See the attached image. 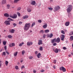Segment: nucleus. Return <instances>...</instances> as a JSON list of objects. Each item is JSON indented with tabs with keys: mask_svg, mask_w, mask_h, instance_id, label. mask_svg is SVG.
<instances>
[{
	"mask_svg": "<svg viewBox=\"0 0 73 73\" xmlns=\"http://www.w3.org/2000/svg\"><path fill=\"white\" fill-rule=\"evenodd\" d=\"M61 33H62V34H63L64 35H65V31L63 30H62L61 31Z\"/></svg>",
	"mask_w": 73,
	"mask_h": 73,
	"instance_id": "2f4dec72",
	"label": "nucleus"
},
{
	"mask_svg": "<svg viewBox=\"0 0 73 73\" xmlns=\"http://www.w3.org/2000/svg\"><path fill=\"white\" fill-rule=\"evenodd\" d=\"M44 32L45 33H47L49 32V30L48 29L44 31Z\"/></svg>",
	"mask_w": 73,
	"mask_h": 73,
	"instance_id": "5701e85b",
	"label": "nucleus"
},
{
	"mask_svg": "<svg viewBox=\"0 0 73 73\" xmlns=\"http://www.w3.org/2000/svg\"><path fill=\"white\" fill-rule=\"evenodd\" d=\"M22 23H23V22H22L20 21L19 23V24L21 25V24H22Z\"/></svg>",
	"mask_w": 73,
	"mask_h": 73,
	"instance_id": "864d4df0",
	"label": "nucleus"
},
{
	"mask_svg": "<svg viewBox=\"0 0 73 73\" xmlns=\"http://www.w3.org/2000/svg\"><path fill=\"white\" fill-rule=\"evenodd\" d=\"M33 57L32 56H30L29 57V59L30 60H32V59H33Z\"/></svg>",
	"mask_w": 73,
	"mask_h": 73,
	"instance_id": "f704fd0d",
	"label": "nucleus"
},
{
	"mask_svg": "<svg viewBox=\"0 0 73 73\" xmlns=\"http://www.w3.org/2000/svg\"><path fill=\"white\" fill-rule=\"evenodd\" d=\"M64 31L65 32H68V31L66 30H64Z\"/></svg>",
	"mask_w": 73,
	"mask_h": 73,
	"instance_id": "e2e57ef3",
	"label": "nucleus"
},
{
	"mask_svg": "<svg viewBox=\"0 0 73 73\" xmlns=\"http://www.w3.org/2000/svg\"><path fill=\"white\" fill-rule=\"evenodd\" d=\"M55 42H56V38H54L51 40V42L52 44H53Z\"/></svg>",
	"mask_w": 73,
	"mask_h": 73,
	"instance_id": "6ab92c4d",
	"label": "nucleus"
},
{
	"mask_svg": "<svg viewBox=\"0 0 73 73\" xmlns=\"http://www.w3.org/2000/svg\"><path fill=\"white\" fill-rule=\"evenodd\" d=\"M38 44V45H42V41L41 40H39Z\"/></svg>",
	"mask_w": 73,
	"mask_h": 73,
	"instance_id": "6e6552de",
	"label": "nucleus"
},
{
	"mask_svg": "<svg viewBox=\"0 0 73 73\" xmlns=\"http://www.w3.org/2000/svg\"><path fill=\"white\" fill-rule=\"evenodd\" d=\"M15 44L14 43H13L11 44H10L9 45V46L10 47H12V46H15Z\"/></svg>",
	"mask_w": 73,
	"mask_h": 73,
	"instance_id": "9b49d317",
	"label": "nucleus"
},
{
	"mask_svg": "<svg viewBox=\"0 0 73 73\" xmlns=\"http://www.w3.org/2000/svg\"><path fill=\"white\" fill-rule=\"evenodd\" d=\"M31 4L33 5H35L36 4V2L35 1H32L31 3Z\"/></svg>",
	"mask_w": 73,
	"mask_h": 73,
	"instance_id": "4468645a",
	"label": "nucleus"
},
{
	"mask_svg": "<svg viewBox=\"0 0 73 73\" xmlns=\"http://www.w3.org/2000/svg\"><path fill=\"white\" fill-rule=\"evenodd\" d=\"M9 32L11 33H15V30L13 29H11L9 30Z\"/></svg>",
	"mask_w": 73,
	"mask_h": 73,
	"instance_id": "9d476101",
	"label": "nucleus"
},
{
	"mask_svg": "<svg viewBox=\"0 0 73 73\" xmlns=\"http://www.w3.org/2000/svg\"><path fill=\"white\" fill-rule=\"evenodd\" d=\"M60 38L62 41H64V39L65 38V35H62L60 36Z\"/></svg>",
	"mask_w": 73,
	"mask_h": 73,
	"instance_id": "423d86ee",
	"label": "nucleus"
},
{
	"mask_svg": "<svg viewBox=\"0 0 73 73\" xmlns=\"http://www.w3.org/2000/svg\"><path fill=\"white\" fill-rule=\"evenodd\" d=\"M54 64H56V60H54Z\"/></svg>",
	"mask_w": 73,
	"mask_h": 73,
	"instance_id": "3c124183",
	"label": "nucleus"
},
{
	"mask_svg": "<svg viewBox=\"0 0 73 73\" xmlns=\"http://www.w3.org/2000/svg\"><path fill=\"white\" fill-rule=\"evenodd\" d=\"M22 18L23 19H27L28 18V15H25Z\"/></svg>",
	"mask_w": 73,
	"mask_h": 73,
	"instance_id": "f8f14e48",
	"label": "nucleus"
},
{
	"mask_svg": "<svg viewBox=\"0 0 73 73\" xmlns=\"http://www.w3.org/2000/svg\"><path fill=\"white\" fill-rule=\"evenodd\" d=\"M6 44H7V42L6 41H3V44L4 45H5Z\"/></svg>",
	"mask_w": 73,
	"mask_h": 73,
	"instance_id": "c85d7f7f",
	"label": "nucleus"
},
{
	"mask_svg": "<svg viewBox=\"0 0 73 73\" xmlns=\"http://www.w3.org/2000/svg\"><path fill=\"white\" fill-rule=\"evenodd\" d=\"M33 73H36V70H33Z\"/></svg>",
	"mask_w": 73,
	"mask_h": 73,
	"instance_id": "680f3d73",
	"label": "nucleus"
},
{
	"mask_svg": "<svg viewBox=\"0 0 73 73\" xmlns=\"http://www.w3.org/2000/svg\"><path fill=\"white\" fill-rule=\"evenodd\" d=\"M4 48L5 50H7V46H5Z\"/></svg>",
	"mask_w": 73,
	"mask_h": 73,
	"instance_id": "5fc2aeb1",
	"label": "nucleus"
},
{
	"mask_svg": "<svg viewBox=\"0 0 73 73\" xmlns=\"http://www.w3.org/2000/svg\"><path fill=\"white\" fill-rule=\"evenodd\" d=\"M69 22H66V23L65 24V25L66 26V27H68V26H69Z\"/></svg>",
	"mask_w": 73,
	"mask_h": 73,
	"instance_id": "f3484780",
	"label": "nucleus"
},
{
	"mask_svg": "<svg viewBox=\"0 0 73 73\" xmlns=\"http://www.w3.org/2000/svg\"><path fill=\"white\" fill-rule=\"evenodd\" d=\"M5 54H6V53H5V52H3L2 53V55L3 56H4V55L5 56Z\"/></svg>",
	"mask_w": 73,
	"mask_h": 73,
	"instance_id": "4c0bfd02",
	"label": "nucleus"
},
{
	"mask_svg": "<svg viewBox=\"0 0 73 73\" xmlns=\"http://www.w3.org/2000/svg\"><path fill=\"white\" fill-rule=\"evenodd\" d=\"M38 21L39 23H41V22H42V21L41 20H38Z\"/></svg>",
	"mask_w": 73,
	"mask_h": 73,
	"instance_id": "58836bf2",
	"label": "nucleus"
},
{
	"mask_svg": "<svg viewBox=\"0 0 73 73\" xmlns=\"http://www.w3.org/2000/svg\"><path fill=\"white\" fill-rule=\"evenodd\" d=\"M17 15L16 14H14L13 15V19H16L17 18Z\"/></svg>",
	"mask_w": 73,
	"mask_h": 73,
	"instance_id": "dca6fc26",
	"label": "nucleus"
},
{
	"mask_svg": "<svg viewBox=\"0 0 73 73\" xmlns=\"http://www.w3.org/2000/svg\"><path fill=\"white\" fill-rule=\"evenodd\" d=\"M6 53H7V54H9V53L8 52H7V51H6Z\"/></svg>",
	"mask_w": 73,
	"mask_h": 73,
	"instance_id": "bf43d9fd",
	"label": "nucleus"
},
{
	"mask_svg": "<svg viewBox=\"0 0 73 73\" xmlns=\"http://www.w3.org/2000/svg\"><path fill=\"white\" fill-rule=\"evenodd\" d=\"M25 51L24 50L22 51V54L23 55L24 54V53H25Z\"/></svg>",
	"mask_w": 73,
	"mask_h": 73,
	"instance_id": "a19ab883",
	"label": "nucleus"
},
{
	"mask_svg": "<svg viewBox=\"0 0 73 73\" xmlns=\"http://www.w3.org/2000/svg\"><path fill=\"white\" fill-rule=\"evenodd\" d=\"M24 44V42H22V43H20L19 44V46H21Z\"/></svg>",
	"mask_w": 73,
	"mask_h": 73,
	"instance_id": "c756f323",
	"label": "nucleus"
},
{
	"mask_svg": "<svg viewBox=\"0 0 73 73\" xmlns=\"http://www.w3.org/2000/svg\"><path fill=\"white\" fill-rule=\"evenodd\" d=\"M9 17H11V18H12V19L13 18V15H9Z\"/></svg>",
	"mask_w": 73,
	"mask_h": 73,
	"instance_id": "09e8293b",
	"label": "nucleus"
},
{
	"mask_svg": "<svg viewBox=\"0 0 73 73\" xmlns=\"http://www.w3.org/2000/svg\"><path fill=\"white\" fill-rule=\"evenodd\" d=\"M73 35V32H71L70 35V36H71V35Z\"/></svg>",
	"mask_w": 73,
	"mask_h": 73,
	"instance_id": "603ef678",
	"label": "nucleus"
},
{
	"mask_svg": "<svg viewBox=\"0 0 73 73\" xmlns=\"http://www.w3.org/2000/svg\"><path fill=\"white\" fill-rule=\"evenodd\" d=\"M60 9V6H57L55 7L54 8V11L56 12L57 11H58Z\"/></svg>",
	"mask_w": 73,
	"mask_h": 73,
	"instance_id": "7ed1b4c3",
	"label": "nucleus"
},
{
	"mask_svg": "<svg viewBox=\"0 0 73 73\" xmlns=\"http://www.w3.org/2000/svg\"><path fill=\"white\" fill-rule=\"evenodd\" d=\"M53 68L54 69H56V66H53Z\"/></svg>",
	"mask_w": 73,
	"mask_h": 73,
	"instance_id": "338daca9",
	"label": "nucleus"
},
{
	"mask_svg": "<svg viewBox=\"0 0 73 73\" xmlns=\"http://www.w3.org/2000/svg\"><path fill=\"white\" fill-rule=\"evenodd\" d=\"M21 9V7H19L18 8V9H17V11H19V10H20V9Z\"/></svg>",
	"mask_w": 73,
	"mask_h": 73,
	"instance_id": "c03bdc74",
	"label": "nucleus"
},
{
	"mask_svg": "<svg viewBox=\"0 0 73 73\" xmlns=\"http://www.w3.org/2000/svg\"><path fill=\"white\" fill-rule=\"evenodd\" d=\"M15 68L16 69H19V67H18V66H15Z\"/></svg>",
	"mask_w": 73,
	"mask_h": 73,
	"instance_id": "a18cd8bd",
	"label": "nucleus"
},
{
	"mask_svg": "<svg viewBox=\"0 0 73 73\" xmlns=\"http://www.w3.org/2000/svg\"><path fill=\"white\" fill-rule=\"evenodd\" d=\"M30 26L31 25L30 23H26L25 24V26L24 27V30H25V31H27V30H28Z\"/></svg>",
	"mask_w": 73,
	"mask_h": 73,
	"instance_id": "f257e3e1",
	"label": "nucleus"
},
{
	"mask_svg": "<svg viewBox=\"0 0 73 73\" xmlns=\"http://www.w3.org/2000/svg\"><path fill=\"white\" fill-rule=\"evenodd\" d=\"M7 9H9V7H10V5H7Z\"/></svg>",
	"mask_w": 73,
	"mask_h": 73,
	"instance_id": "c9c22d12",
	"label": "nucleus"
},
{
	"mask_svg": "<svg viewBox=\"0 0 73 73\" xmlns=\"http://www.w3.org/2000/svg\"><path fill=\"white\" fill-rule=\"evenodd\" d=\"M63 49H64V50H66V48L65 47H64L63 48Z\"/></svg>",
	"mask_w": 73,
	"mask_h": 73,
	"instance_id": "8fccbe9b",
	"label": "nucleus"
},
{
	"mask_svg": "<svg viewBox=\"0 0 73 73\" xmlns=\"http://www.w3.org/2000/svg\"><path fill=\"white\" fill-rule=\"evenodd\" d=\"M48 37L51 38V37H53V34H50V35L49 34H48Z\"/></svg>",
	"mask_w": 73,
	"mask_h": 73,
	"instance_id": "a211bd4d",
	"label": "nucleus"
},
{
	"mask_svg": "<svg viewBox=\"0 0 73 73\" xmlns=\"http://www.w3.org/2000/svg\"><path fill=\"white\" fill-rule=\"evenodd\" d=\"M35 24H36V23L35 22L33 23H32L31 27H33L34 25H35Z\"/></svg>",
	"mask_w": 73,
	"mask_h": 73,
	"instance_id": "7c9ffc66",
	"label": "nucleus"
},
{
	"mask_svg": "<svg viewBox=\"0 0 73 73\" xmlns=\"http://www.w3.org/2000/svg\"><path fill=\"white\" fill-rule=\"evenodd\" d=\"M9 62L8 61L6 60L5 61V64L6 66H8V64Z\"/></svg>",
	"mask_w": 73,
	"mask_h": 73,
	"instance_id": "b1692460",
	"label": "nucleus"
},
{
	"mask_svg": "<svg viewBox=\"0 0 73 73\" xmlns=\"http://www.w3.org/2000/svg\"><path fill=\"white\" fill-rule=\"evenodd\" d=\"M44 24L45 25H44L42 27L43 28L45 29L46 28V27H47V24H46V23H44Z\"/></svg>",
	"mask_w": 73,
	"mask_h": 73,
	"instance_id": "ddd939ff",
	"label": "nucleus"
},
{
	"mask_svg": "<svg viewBox=\"0 0 73 73\" xmlns=\"http://www.w3.org/2000/svg\"><path fill=\"white\" fill-rule=\"evenodd\" d=\"M13 25H14V27H16V23H13Z\"/></svg>",
	"mask_w": 73,
	"mask_h": 73,
	"instance_id": "6e6d98bb",
	"label": "nucleus"
},
{
	"mask_svg": "<svg viewBox=\"0 0 73 73\" xmlns=\"http://www.w3.org/2000/svg\"><path fill=\"white\" fill-rule=\"evenodd\" d=\"M72 6L71 5L68 6V8L67 9V11L68 13H70L72 10Z\"/></svg>",
	"mask_w": 73,
	"mask_h": 73,
	"instance_id": "f03ea898",
	"label": "nucleus"
},
{
	"mask_svg": "<svg viewBox=\"0 0 73 73\" xmlns=\"http://www.w3.org/2000/svg\"><path fill=\"white\" fill-rule=\"evenodd\" d=\"M4 24H5L6 25H10V23L9 22V21H6L4 22Z\"/></svg>",
	"mask_w": 73,
	"mask_h": 73,
	"instance_id": "39448f33",
	"label": "nucleus"
},
{
	"mask_svg": "<svg viewBox=\"0 0 73 73\" xmlns=\"http://www.w3.org/2000/svg\"><path fill=\"white\" fill-rule=\"evenodd\" d=\"M7 20H10V21H13V20L10 18H8Z\"/></svg>",
	"mask_w": 73,
	"mask_h": 73,
	"instance_id": "72a5a7b5",
	"label": "nucleus"
},
{
	"mask_svg": "<svg viewBox=\"0 0 73 73\" xmlns=\"http://www.w3.org/2000/svg\"><path fill=\"white\" fill-rule=\"evenodd\" d=\"M60 42V38H57L56 39V42H58V43L59 42Z\"/></svg>",
	"mask_w": 73,
	"mask_h": 73,
	"instance_id": "0eeeda50",
	"label": "nucleus"
},
{
	"mask_svg": "<svg viewBox=\"0 0 73 73\" xmlns=\"http://www.w3.org/2000/svg\"><path fill=\"white\" fill-rule=\"evenodd\" d=\"M35 54H37V53H38V52L37 51H35Z\"/></svg>",
	"mask_w": 73,
	"mask_h": 73,
	"instance_id": "4d7b16f0",
	"label": "nucleus"
},
{
	"mask_svg": "<svg viewBox=\"0 0 73 73\" xmlns=\"http://www.w3.org/2000/svg\"><path fill=\"white\" fill-rule=\"evenodd\" d=\"M8 37L9 38H11L12 37V36L11 35H8Z\"/></svg>",
	"mask_w": 73,
	"mask_h": 73,
	"instance_id": "e433bc0d",
	"label": "nucleus"
},
{
	"mask_svg": "<svg viewBox=\"0 0 73 73\" xmlns=\"http://www.w3.org/2000/svg\"><path fill=\"white\" fill-rule=\"evenodd\" d=\"M50 3H52V2H53V0H50Z\"/></svg>",
	"mask_w": 73,
	"mask_h": 73,
	"instance_id": "0e129e2a",
	"label": "nucleus"
},
{
	"mask_svg": "<svg viewBox=\"0 0 73 73\" xmlns=\"http://www.w3.org/2000/svg\"><path fill=\"white\" fill-rule=\"evenodd\" d=\"M41 56V54L40 53H39L38 54V55H37V57L38 58H40V56Z\"/></svg>",
	"mask_w": 73,
	"mask_h": 73,
	"instance_id": "a878e982",
	"label": "nucleus"
},
{
	"mask_svg": "<svg viewBox=\"0 0 73 73\" xmlns=\"http://www.w3.org/2000/svg\"><path fill=\"white\" fill-rule=\"evenodd\" d=\"M27 45L28 46H30L31 45H32L33 44V42H28L27 43Z\"/></svg>",
	"mask_w": 73,
	"mask_h": 73,
	"instance_id": "1a4fd4ad",
	"label": "nucleus"
},
{
	"mask_svg": "<svg viewBox=\"0 0 73 73\" xmlns=\"http://www.w3.org/2000/svg\"><path fill=\"white\" fill-rule=\"evenodd\" d=\"M71 54H72V55H73V52H71Z\"/></svg>",
	"mask_w": 73,
	"mask_h": 73,
	"instance_id": "774afa93",
	"label": "nucleus"
},
{
	"mask_svg": "<svg viewBox=\"0 0 73 73\" xmlns=\"http://www.w3.org/2000/svg\"><path fill=\"white\" fill-rule=\"evenodd\" d=\"M39 49L40 50H42L43 49H42V47H40L39 48Z\"/></svg>",
	"mask_w": 73,
	"mask_h": 73,
	"instance_id": "79ce46f5",
	"label": "nucleus"
},
{
	"mask_svg": "<svg viewBox=\"0 0 73 73\" xmlns=\"http://www.w3.org/2000/svg\"><path fill=\"white\" fill-rule=\"evenodd\" d=\"M70 41H72V40H73V36H70Z\"/></svg>",
	"mask_w": 73,
	"mask_h": 73,
	"instance_id": "bb28decb",
	"label": "nucleus"
},
{
	"mask_svg": "<svg viewBox=\"0 0 73 73\" xmlns=\"http://www.w3.org/2000/svg\"><path fill=\"white\" fill-rule=\"evenodd\" d=\"M45 37H46V35H44L43 36V38H45Z\"/></svg>",
	"mask_w": 73,
	"mask_h": 73,
	"instance_id": "13d9d810",
	"label": "nucleus"
},
{
	"mask_svg": "<svg viewBox=\"0 0 73 73\" xmlns=\"http://www.w3.org/2000/svg\"><path fill=\"white\" fill-rule=\"evenodd\" d=\"M44 30H41L40 31V33H44Z\"/></svg>",
	"mask_w": 73,
	"mask_h": 73,
	"instance_id": "49530a36",
	"label": "nucleus"
},
{
	"mask_svg": "<svg viewBox=\"0 0 73 73\" xmlns=\"http://www.w3.org/2000/svg\"><path fill=\"white\" fill-rule=\"evenodd\" d=\"M19 1H20V0H14V3H16Z\"/></svg>",
	"mask_w": 73,
	"mask_h": 73,
	"instance_id": "cd10ccee",
	"label": "nucleus"
},
{
	"mask_svg": "<svg viewBox=\"0 0 73 73\" xmlns=\"http://www.w3.org/2000/svg\"><path fill=\"white\" fill-rule=\"evenodd\" d=\"M18 53V52H15L14 54V56H16Z\"/></svg>",
	"mask_w": 73,
	"mask_h": 73,
	"instance_id": "393cba45",
	"label": "nucleus"
},
{
	"mask_svg": "<svg viewBox=\"0 0 73 73\" xmlns=\"http://www.w3.org/2000/svg\"><path fill=\"white\" fill-rule=\"evenodd\" d=\"M4 16H5V17H9V14L7 13H5L4 14Z\"/></svg>",
	"mask_w": 73,
	"mask_h": 73,
	"instance_id": "412c9836",
	"label": "nucleus"
},
{
	"mask_svg": "<svg viewBox=\"0 0 73 73\" xmlns=\"http://www.w3.org/2000/svg\"><path fill=\"white\" fill-rule=\"evenodd\" d=\"M54 52H55V53H58V50L57 48H56L55 50H54Z\"/></svg>",
	"mask_w": 73,
	"mask_h": 73,
	"instance_id": "aec40b11",
	"label": "nucleus"
},
{
	"mask_svg": "<svg viewBox=\"0 0 73 73\" xmlns=\"http://www.w3.org/2000/svg\"><path fill=\"white\" fill-rule=\"evenodd\" d=\"M25 68V66H24V65H23L21 67V69L22 70H23V68Z\"/></svg>",
	"mask_w": 73,
	"mask_h": 73,
	"instance_id": "473e14b6",
	"label": "nucleus"
},
{
	"mask_svg": "<svg viewBox=\"0 0 73 73\" xmlns=\"http://www.w3.org/2000/svg\"><path fill=\"white\" fill-rule=\"evenodd\" d=\"M56 45H57V43H53V46H56Z\"/></svg>",
	"mask_w": 73,
	"mask_h": 73,
	"instance_id": "de8ad7c7",
	"label": "nucleus"
},
{
	"mask_svg": "<svg viewBox=\"0 0 73 73\" xmlns=\"http://www.w3.org/2000/svg\"><path fill=\"white\" fill-rule=\"evenodd\" d=\"M27 11L28 12H31L32 11V10L30 8H28L27 9Z\"/></svg>",
	"mask_w": 73,
	"mask_h": 73,
	"instance_id": "4be33fe9",
	"label": "nucleus"
},
{
	"mask_svg": "<svg viewBox=\"0 0 73 73\" xmlns=\"http://www.w3.org/2000/svg\"><path fill=\"white\" fill-rule=\"evenodd\" d=\"M1 3L2 4H5L6 3V0H2Z\"/></svg>",
	"mask_w": 73,
	"mask_h": 73,
	"instance_id": "2eb2a0df",
	"label": "nucleus"
},
{
	"mask_svg": "<svg viewBox=\"0 0 73 73\" xmlns=\"http://www.w3.org/2000/svg\"><path fill=\"white\" fill-rule=\"evenodd\" d=\"M60 70H62L63 72H66V69L63 66L60 67Z\"/></svg>",
	"mask_w": 73,
	"mask_h": 73,
	"instance_id": "20e7f679",
	"label": "nucleus"
},
{
	"mask_svg": "<svg viewBox=\"0 0 73 73\" xmlns=\"http://www.w3.org/2000/svg\"><path fill=\"white\" fill-rule=\"evenodd\" d=\"M17 13L18 16L19 17V16H21V15H20V13H19L18 12H17Z\"/></svg>",
	"mask_w": 73,
	"mask_h": 73,
	"instance_id": "ea45409f",
	"label": "nucleus"
},
{
	"mask_svg": "<svg viewBox=\"0 0 73 73\" xmlns=\"http://www.w3.org/2000/svg\"><path fill=\"white\" fill-rule=\"evenodd\" d=\"M40 72H44V70H41Z\"/></svg>",
	"mask_w": 73,
	"mask_h": 73,
	"instance_id": "052dcab7",
	"label": "nucleus"
},
{
	"mask_svg": "<svg viewBox=\"0 0 73 73\" xmlns=\"http://www.w3.org/2000/svg\"><path fill=\"white\" fill-rule=\"evenodd\" d=\"M23 60H22L21 61V62H23Z\"/></svg>",
	"mask_w": 73,
	"mask_h": 73,
	"instance_id": "69168bd1",
	"label": "nucleus"
},
{
	"mask_svg": "<svg viewBox=\"0 0 73 73\" xmlns=\"http://www.w3.org/2000/svg\"><path fill=\"white\" fill-rule=\"evenodd\" d=\"M48 9H49V10H50V11H52V10H53V8L48 7Z\"/></svg>",
	"mask_w": 73,
	"mask_h": 73,
	"instance_id": "37998d69",
	"label": "nucleus"
}]
</instances>
